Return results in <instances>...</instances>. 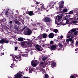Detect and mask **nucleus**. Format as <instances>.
<instances>
[{"label": "nucleus", "mask_w": 78, "mask_h": 78, "mask_svg": "<svg viewBox=\"0 0 78 78\" xmlns=\"http://www.w3.org/2000/svg\"><path fill=\"white\" fill-rule=\"evenodd\" d=\"M32 42H33V41L28 39L27 41H25L21 43V45L23 48H27L32 46Z\"/></svg>", "instance_id": "nucleus-1"}, {"label": "nucleus", "mask_w": 78, "mask_h": 78, "mask_svg": "<svg viewBox=\"0 0 78 78\" xmlns=\"http://www.w3.org/2000/svg\"><path fill=\"white\" fill-rule=\"evenodd\" d=\"M73 32H74V34L75 35H76L77 33H78V31H76V29H73L68 32V34H67V38H70V37L73 38Z\"/></svg>", "instance_id": "nucleus-2"}, {"label": "nucleus", "mask_w": 78, "mask_h": 78, "mask_svg": "<svg viewBox=\"0 0 78 78\" xmlns=\"http://www.w3.org/2000/svg\"><path fill=\"white\" fill-rule=\"evenodd\" d=\"M59 8H57L56 10L58 11V12H57V14H61L62 13V11H61V9L64 6V1H62L60 2L59 4Z\"/></svg>", "instance_id": "nucleus-3"}, {"label": "nucleus", "mask_w": 78, "mask_h": 78, "mask_svg": "<svg viewBox=\"0 0 78 78\" xmlns=\"http://www.w3.org/2000/svg\"><path fill=\"white\" fill-rule=\"evenodd\" d=\"M61 16H57L56 19L55 20V22H57V25H59L61 24V23L60 22L61 20L62 17V16H64L66 15V14L62 13Z\"/></svg>", "instance_id": "nucleus-4"}, {"label": "nucleus", "mask_w": 78, "mask_h": 78, "mask_svg": "<svg viewBox=\"0 0 78 78\" xmlns=\"http://www.w3.org/2000/svg\"><path fill=\"white\" fill-rule=\"evenodd\" d=\"M73 19L69 18L67 20L66 22H64V20H63L62 22V25H67L69 23H73Z\"/></svg>", "instance_id": "nucleus-5"}, {"label": "nucleus", "mask_w": 78, "mask_h": 78, "mask_svg": "<svg viewBox=\"0 0 78 78\" xmlns=\"http://www.w3.org/2000/svg\"><path fill=\"white\" fill-rule=\"evenodd\" d=\"M24 33L25 35H30V34H31L32 31L29 29H27L24 31Z\"/></svg>", "instance_id": "nucleus-6"}, {"label": "nucleus", "mask_w": 78, "mask_h": 78, "mask_svg": "<svg viewBox=\"0 0 78 78\" xmlns=\"http://www.w3.org/2000/svg\"><path fill=\"white\" fill-rule=\"evenodd\" d=\"M69 41H70V42H71V43L70 44V45H71L72 46V48H73V46H74V45H73V44H74V42L75 41L74 40H73L72 39V38H70L69 39H67L66 40V42H67V43H69Z\"/></svg>", "instance_id": "nucleus-7"}, {"label": "nucleus", "mask_w": 78, "mask_h": 78, "mask_svg": "<svg viewBox=\"0 0 78 78\" xmlns=\"http://www.w3.org/2000/svg\"><path fill=\"white\" fill-rule=\"evenodd\" d=\"M56 2H53V1H52L51 2L49 3L48 4V6H49V7L46 8V9H48V11L49 9L50 8V7H51V6H54V5H55V4H56Z\"/></svg>", "instance_id": "nucleus-8"}, {"label": "nucleus", "mask_w": 78, "mask_h": 78, "mask_svg": "<svg viewBox=\"0 0 78 78\" xmlns=\"http://www.w3.org/2000/svg\"><path fill=\"white\" fill-rule=\"evenodd\" d=\"M39 62L37 60H33L31 62V65L33 67H36V64H38Z\"/></svg>", "instance_id": "nucleus-9"}, {"label": "nucleus", "mask_w": 78, "mask_h": 78, "mask_svg": "<svg viewBox=\"0 0 78 78\" xmlns=\"http://www.w3.org/2000/svg\"><path fill=\"white\" fill-rule=\"evenodd\" d=\"M42 20L43 22H49L51 21V19H50V18L48 17L44 18V19H42Z\"/></svg>", "instance_id": "nucleus-10"}, {"label": "nucleus", "mask_w": 78, "mask_h": 78, "mask_svg": "<svg viewBox=\"0 0 78 78\" xmlns=\"http://www.w3.org/2000/svg\"><path fill=\"white\" fill-rule=\"evenodd\" d=\"M9 42V40L5 39H2L0 40V44H5V43H8Z\"/></svg>", "instance_id": "nucleus-11"}, {"label": "nucleus", "mask_w": 78, "mask_h": 78, "mask_svg": "<svg viewBox=\"0 0 78 78\" xmlns=\"http://www.w3.org/2000/svg\"><path fill=\"white\" fill-rule=\"evenodd\" d=\"M47 64H48V62L47 61H45L44 62H42L40 63L41 67H44V68L45 67V66H46Z\"/></svg>", "instance_id": "nucleus-12"}, {"label": "nucleus", "mask_w": 78, "mask_h": 78, "mask_svg": "<svg viewBox=\"0 0 78 78\" xmlns=\"http://www.w3.org/2000/svg\"><path fill=\"white\" fill-rule=\"evenodd\" d=\"M36 48L37 50L39 51H42L43 50V48H42V47H41V46L39 45L38 44H37L36 45Z\"/></svg>", "instance_id": "nucleus-13"}, {"label": "nucleus", "mask_w": 78, "mask_h": 78, "mask_svg": "<svg viewBox=\"0 0 78 78\" xmlns=\"http://www.w3.org/2000/svg\"><path fill=\"white\" fill-rule=\"evenodd\" d=\"M78 9L76 8L74 10H73V15L74 16H76L78 14Z\"/></svg>", "instance_id": "nucleus-14"}, {"label": "nucleus", "mask_w": 78, "mask_h": 78, "mask_svg": "<svg viewBox=\"0 0 78 78\" xmlns=\"http://www.w3.org/2000/svg\"><path fill=\"white\" fill-rule=\"evenodd\" d=\"M57 47V45H52L51 46L50 50L52 51L55 50V49Z\"/></svg>", "instance_id": "nucleus-15"}, {"label": "nucleus", "mask_w": 78, "mask_h": 78, "mask_svg": "<svg viewBox=\"0 0 78 78\" xmlns=\"http://www.w3.org/2000/svg\"><path fill=\"white\" fill-rule=\"evenodd\" d=\"M58 46L60 48L59 49H57L58 51H59V50H61V48L63 47V45L60 43L58 44Z\"/></svg>", "instance_id": "nucleus-16"}, {"label": "nucleus", "mask_w": 78, "mask_h": 78, "mask_svg": "<svg viewBox=\"0 0 78 78\" xmlns=\"http://www.w3.org/2000/svg\"><path fill=\"white\" fill-rule=\"evenodd\" d=\"M37 27H40L41 28H42V29L44 28V27H45V26L42 25V24L39 23H38L37 24Z\"/></svg>", "instance_id": "nucleus-17"}, {"label": "nucleus", "mask_w": 78, "mask_h": 78, "mask_svg": "<svg viewBox=\"0 0 78 78\" xmlns=\"http://www.w3.org/2000/svg\"><path fill=\"white\" fill-rule=\"evenodd\" d=\"M76 19H77V20H73V23H78V15L75 17Z\"/></svg>", "instance_id": "nucleus-18"}, {"label": "nucleus", "mask_w": 78, "mask_h": 78, "mask_svg": "<svg viewBox=\"0 0 78 78\" xmlns=\"http://www.w3.org/2000/svg\"><path fill=\"white\" fill-rule=\"evenodd\" d=\"M10 56H12V60L13 61H16V62L17 61V60H16V55H15L13 56V55H12V54H11L10 55ZM14 57H15V58H14Z\"/></svg>", "instance_id": "nucleus-19"}, {"label": "nucleus", "mask_w": 78, "mask_h": 78, "mask_svg": "<svg viewBox=\"0 0 78 78\" xmlns=\"http://www.w3.org/2000/svg\"><path fill=\"white\" fill-rule=\"evenodd\" d=\"M39 6V7H41V9H40L41 10H41H44V9H47V10H48V9H46V8H45V7H44V6L43 4L40 5Z\"/></svg>", "instance_id": "nucleus-20"}, {"label": "nucleus", "mask_w": 78, "mask_h": 78, "mask_svg": "<svg viewBox=\"0 0 78 78\" xmlns=\"http://www.w3.org/2000/svg\"><path fill=\"white\" fill-rule=\"evenodd\" d=\"M48 37L49 38H53L54 37V34L53 33H50L48 35Z\"/></svg>", "instance_id": "nucleus-21"}, {"label": "nucleus", "mask_w": 78, "mask_h": 78, "mask_svg": "<svg viewBox=\"0 0 78 78\" xmlns=\"http://www.w3.org/2000/svg\"><path fill=\"white\" fill-rule=\"evenodd\" d=\"M37 10L38 11H36L35 12H37L38 14H41V12L40 11H41V9H39V8H37L36 9V10Z\"/></svg>", "instance_id": "nucleus-22"}, {"label": "nucleus", "mask_w": 78, "mask_h": 78, "mask_svg": "<svg viewBox=\"0 0 78 78\" xmlns=\"http://www.w3.org/2000/svg\"><path fill=\"white\" fill-rule=\"evenodd\" d=\"M36 4H37L36 5V6H33L34 7H35V8H39V7H40V6H38V5H41V4H39V3L38 2H36Z\"/></svg>", "instance_id": "nucleus-23"}, {"label": "nucleus", "mask_w": 78, "mask_h": 78, "mask_svg": "<svg viewBox=\"0 0 78 78\" xmlns=\"http://www.w3.org/2000/svg\"><path fill=\"white\" fill-rule=\"evenodd\" d=\"M28 14L29 15V16H34V13H33V11H30L28 12Z\"/></svg>", "instance_id": "nucleus-24"}, {"label": "nucleus", "mask_w": 78, "mask_h": 78, "mask_svg": "<svg viewBox=\"0 0 78 78\" xmlns=\"http://www.w3.org/2000/svg\"><path fill=\"white\" fill-rule=\"evenodd\" d=\"M22 55H17L16 56V59H19L20 58V61H21L22 60V58H21V56H22Z\"/></svg>", "instance_id": "nucleus-25"}, {"label": "nucleus", "mask_w": 78, "mask_h": 78, "mask_svg": "<svg viewBox=\"0 0 78 78\" xmlns=\"http://www.w3.org/2000/svg\"><path fill=\"white\" fill-rule=\"evenodd\" d=\"M51 67H56V63L54 62H52V63L51 64Z\"/></svg>", "instance_id": "nucleus-26"}, {"label": "nucleus", "mask_w": 78, "mask_h": 78, "mask_svg": "<svg viewBox=\"0 0 78 78\" xmlns=\"http://www.w3.org/2000/svg\"><path fill=\"white\" fill-rule=\"evenodd\" d=\"M43 38L42 36V34H40L38 37L37 39H42Z\"/></svg>", "instance_id": "nucleus-27"}, {"label": "nucleus", "mask_w": 78, "mask_h": 78, "mask_svg": "<svg viewBox=\"0 0 78 78\" xmlns=\"http://www.w3.org/2000/svg\"><path fill=\"white\" fill-rule=\"evenodd\" d=\"M43 38H46L47 37V34L45 33H44L42 34Z\"/></svg>", "instance_id": "nucleus-28"}, {"label": "nucleus", "mask_w": 78, "mask_h": 78, "mask_svg": "<svg viewBox=\"0 0 78 78\" xmlns=\"http://www.w3.org/2000/svg\"><path fill=\"white\" fill-rule=\"evenodd\" d=\"M70 15H67L65 17V20H67V19H69V18H70Z\"/></svg>", "instance_id": "nucleus-29"}, {"label": "nucleus", "mask_w": 78, "mask_h": 78, "mask_svg": "<svg viewBox=\"0 0 78 78\" xmlns=\"http://www.w3.org/2000/svg\"><path fill=\"white\" fill-rule=\"evenodd\" d=\"M33 68H31V67H29V72L30 73H31L32 72H33Z\"/></svg>", "instance_id": "nucleus-30"}, {"label": "nucleus", "mask_w": 78, "mask_h": 78, "mask_svg": "<svg viewBox=\"0 0 78 78\" xmlns=\"http://www.w3.org/2000/svg\"><path fill=\"white\" fill-rule=\"evenodd\" d=\"M10 11H11V10H8L7 11H5V14L6 15H8L9 12H10Z\"/></svg>", "instance_id": "nucleus-31"}, {"label": "nucleus", "mask_w": 78, "mask_h": 78, "mask_svg": "<svg viewBox=\"0 0 78 78\" xmlns=\"http://www.w3.org/2000/svg\"><path fill=\"white\" fill-rule=\"evenodd\" d=\"M18 41H23V38L22 37H20L18 39Z\"/></svg>", "instance_id": "nucleus-32"}, {"label": "nucleus", "mask_w": 78, "mask_h": 78, "mask_svg": "<svg viewBox=\"0 0 78 78\" xmlns=\"http://www.w3.org/2000/svg\"><path fill=\"white\" fill-rule=\"evenodd\" d=\"M6 19L5 18H4L3 20H0V23H2V22H6Z\"/></svg>", "instance_id": "nucleus-33"}, {"label": "nucleus", "mask_w": 78, "mask_h": 78, "mask_svg": "<svg viewBox=\"0 0 78 78\" xmlns=\"http://www.w3.org/2000/svg\"><path fill=\"white\" fill-rule=\"evenodd\" d=\"M14 28L16 30H17V31H18V30H19V27H17L16 25H15Z\"/></svg>", "instance_id": "nucleus-34"}, {"label": "nucleus", "mask_w": 78, "mask_h": 78, "mask_svg": "<svg viewBox=\"0 0 78 78\" xmlns=\"http://www.w3.org/2000/svg\"><path fill=\"white\" fill-rule=\"evenodd\" d=\"M47 59V57L46 56H44L42 58V60L43 61H45V60H46V59Z\"/></svg>", "instance_id": "nucleus-35"}, {"label": "nucleus", "mask_w": 78, "mask_h": 78, "mask_svg": "<svg viewBox=\"0 0 78 78\" xmlns=\"http://www.w3.org/2000/svg\"><path fill=\"white\" fill-rule=\"evenodd\" d=\"M41 72H43L42 73H45V69H43V68H41L40 69Z\"/></svg>", "instance_id": "nucleus-36"}, {"label": "nucleus", "mask_w": 78, "mask_h": 78, "mask_svg": "<svg viewBox=\"0 0 78 78\" xmlns=\"http://www.w3.org/2000/svg\"><path fill=\"white\" fill-rule=\"evenodd\" d=\"M76 75L73 74L70 76V78H75L76 77Z\"/></svg>", "instance_id": "nucleus-37"}, {"label": "nucleus", "mask_w": 78, "mask_h": 78, "mask_svg": "<svg viewBox=\"0 0 78 78\" xmlns=\"http://www.w3.org/2000/svg\"><path fill=\"white\" fill-rule=\"evenodd\" d=\"M60 38L59 39V41L60 42H61V41L62 40V38H63V36L61 35L60 36Z\"/></svg>", "instance_id": "nucleus-38"}, {"label": "nucleus", "mask_w": 78, "mask_h": 78, "mask_svg": "<svg viewBox=\"0 0 78 78\" xmlns=\"http://www.w3.org/2000/svg\"><path fill=\"white\" fill-rule=\"evenodd\" d=\"M15 23H17V24H18L19 25V24H20V23H19L18 22V21H17V20H15Z\"/></svg>", "instance_id": "nucleus-39"}, {"label": "nucleus", "mask_w": 78, "mask_h": 78, "mask_svg": "<svg viewBox=\"0 0 78 78\" xmlns=\"http://www.w3.org/2000/svg\"><path fill=\"white\" fill-rule=\"evenodd\" d=\"M21 56H23L24 57H26V56H28V54H23L22 55H21Z\"/></svg>", "instance_id": "nucleus-40"}, {"label": "nucleus", "mask_w": 78, "mask_h": 78, "mask_svg": "<svg viewBox=\"0 0 78 78\" xmlns=\"http://www.w3.org/2000/svg\"><path fill=\"white\" fill-rule=\"evenodd\" d=\"M67 11H68V10H67V9H65L63 10V12H67Z\"/></svg>", "instance_id": "nucleus-41"}, {"label": "nucleus", "mask_w": 78, "mask_h": 78, "mask_svg": "<svg viewBox=\"0 0 78 78\" xmlns=\"http://www.w3.org/2000/svg\"><path fill=\"white\" fill-rule=\"evenodd\" d=\"M54 32L55 33H58V30L57 29H55L54 30Z\"/></svg>", "instance_id": "nucleus-42"}, {"label": "nucleus", "mask_w": 78, "mask_h": 78, "mask_svg": "<svg viewBox=\"0 0 78 78\" xmlns=\"http://www.w3.org/2000/svg\"><path fill=\"white\" fill-rule=\"evenodd\" d=\"M73 14V10L71 11H70L69 12V14Z\"/></svg>", "instance_id": "nucleus-43"}, {"label": "nucleus", "mask_w": 78, "mask_h": 78, "mask_svg": "<svg viewBox=\"0 0 78 78\" xmlns=\"http://www.w3.org/2000/svg\"><path fill=\"white\" fill-rule=\"evenodd\" d=\"M15 65V64H11V66H10V67L11 68H13V67H14V66Z\"/></svg>", "instance_id": "nucleus-44"}, {"label": "nucleus", "mask_w": 78, "mask_h": 78, "mask_svg": "<svg viewBox=\"0 0 78 78\" xmlns=\"http://www.w3.org/2000/svg\"><path fill=\"white\" fill-rule=\"evenodd\" d=\"M45 78H48V75L47 74H46Z\"/></svg>", "instance_id": "nucleus-45"}, {"label": "nucleus", "mask_w": 78, "mask_h": 78, "mask_svg": "<svg viewBox=\"0 0 78 78\" xmlns=\"http://www.w3.org/2000/svg\"><path fill=\"white\" fill-rule=\"evenodd\" d=\"M25 70L27 72L28 71V68L26 67L25 68Z\"/></svg>", "instance_id": "nucleus-46"}, {"label": "nucleus", "mask_w": 78, "mask_h": 78, "mask_svg": "<svg viewBox=\"0 0 78 78\" xmlns=\"http://www.w3.org/2000/svg\"><path fill=\"white\" fill-rule=\"evenodd\" d=\"M54 43V42H53V41H51L50 42V44H53Z\"/></svg>", "instance_id": "nucleus-47"}, {"label": "nucleus", "mask_w": 78, "mask_h": 78, "mask_svg": "<svg viewBox=\"0 0 78 78\" xmlns=\"http://www.w3.org/2000/svg\"><path fill=\"white\" fill-rule=\"evenodd\" d=\"M25 50L26 51H27L28 52V51H30V50H29V49H28V48L27 49H25Z\"/></svg>", "instance_id": "nucleus-48"}, {"label": "nucleus", "mask_w": 78, "mask_h": 78, "mask_svg": "<svg viewBox=\"0 0 78 78\" xmlns=\"http://www.w3.org/2000/svg\"><path fill=\"white\" fill-rule=\"evenodd\" d=\"M27 28V26L24 27L23 28V30H25V28Z\"/></svg>", "instance_id": "nucleus-49"}, {"label": "nucleus", "mask_w": 78, "mask_h": 78, "mask_svg": "<svg viewBox=\"0 0 78 78\" xmlns=\"http://www.w3.org/2000/svg\"><path fill=\"white\" fill-rule=\"evenodd\" d=\"M17 48H18L17 47H15V50H17Z\"/></svg>", "instance_id": "nucleus-50"}, {"label": "nucleus", "mask_w": 78, "mask_h": 78, "mask_svg": "<svg viewBox=\"0 0 78 78\" xmlns=\"http://www.w3.org/2000/svg\"><path fill=\"white\" fill-rule=\"evenodd\" d=\"M0 48L1 49L3 48V46H1L0 47Z\"/></svg>", "instance_id": "nucleus-51"}, {"label": "nucleus", "mask_w": 78, "mask_h": 78, "mask_svg": "<svg viewBox=\"0 0 78 78\" xmlns=\"http://www.w3.org/2000/svg\"><path fill=\"white\" fill-rule=\"evenodd\" d=\"M9 23H12V21H10L9 22Z\"/></svg>", "instance_id": "nucleus-52"}, {"label": "nucleus", "mask_w": 78, "mask_h": 78, "mask_svg": "<svg viewBox=\"0 0 78 78\" xmlns=\"http://www.w3.org/2000/svg\"><path fill=\"white\" fill-rule=\"evenodd\" d=\"M77 50H78V48H77L75 49V51H77Z\"/></svg>", "instance_id": "nucleus-53"}, {"label": "nucleus", "mask_w": 78, "mask_h": 78, "mask_svg": "<svg viewBox=\"0 0 78 78\" xmlns=\"http://www.w3.org/2000/svg\"><path fill=\"white\" fill-rule=\"evenodd\" d=\"M16 12H17V13H18V10L16 11Z\"/></svg>", "instance_id": "nucleus-54"}, {"label": "nucleus", "mask_w": 78, "mask_h": 78, "mask_svg": "<svg viewBox=\"0 0 78 78\" xmlns=\"http://www.w3.org/2000/svg\"><path fill=\"white\" fill-rule=\"evenodd\" d=\"M2 54L3 55H4L5 54L4 53H3Z\"/></svg>", "instance_id": "nucleus-55"}, {"label": "nucleus", "mask_w": 78, "mask_h": 78, "mask_svg": "<svg viewBox=\"0 0 78 78\" xmlns=\"http://www.w3.org/2000/svg\"><path fill=\"white\" fill-rule=\"evenodd\" d=\"M46 32H48V30H46Z\"/></svg>", "instance_id": "nucleus-56"}, {"label": "nucleus", "mask_w": 78, "mask_h": 78, "mask_svg": "<svg viewBox=\"0 0 78 78\" xmlns=\"http://www.w3.org/2000/svg\"><path fill=\"white\" fill-rule=\"evenodd\" d=\"M10 44H12V42H10Z\"/></svg>", "instance_id": "nucleus-57"}, {"label": "nucleus", "mask_w": 78, "mask_h": 78, "mask_svg": "<svg viewBox=\"0 0 78 78\" xmlns=\"http://www.w3.org/2000/svg\"><path fill=\"white\" fill-rule=\"evenodd\" d=\"M30 53L31 54H32V53H33V52L31 51L30 52Z\"/></svg>", "instance_id": "nucleus-58"}, {"label": "nucleus", "mask_w": 78, "mask_h": 78, "mask_svg": "<svg viewBox=\"0 0 78 78\" xmlns=\"http://www.w3.org/2000/svg\"><path fill=\"white\" fill-rule=\"evenodd\" d=\"M44 46H45V45H46V44H44Z\"/></svg>", "instance_id": "nucleus-59"}, {"label": "nucleus", "mask_w": 78, "mask_h": 78, "mask_svg": "<svg viewBox=\"0 0 78 78\" xmlns=\"http://www.w3.org/2000/svg\"><path fill=\"white\" fill-rule=\"evenodd\" d=\"M37 29H38V28H37V29H35V30H37Z\"/></svg>", "instance_id": "nucleus-60"}, {"label": "nucleus", "mask_w": 78, "mask_h": 78, "mask_svg": "<svg viewBox=\"0 0 78 78\" xmlns=\"http://www.w3.org/2000/svg\"><path fill=\"white\" fill-rule=\"evenodd\" d=\"M36 37H34V38H35Z\"/></svg>", "instance_id": "nucleus-61"}, {"label": "nucleus", "mask_w": 78, "mask_h": 78, "mask_svg": "<svg viewBox=\"0 0 78 78\" xmlns=\"http://www.w3.org/2000/svg\"><path fill=\"white\" fill-rule=\"evenodd\" d=\"M76 53H77V51H76Z\"/></svg>", "instance_id": "nucleus-62"}, {"label": "nucleus", "mask_w": 78, "mask_h": 78, "mask_svg": "<svg viewBox=\"0 0 78 78\" xmlns=\"http://www.w3.org/2000/svg\"><path fill=\"white\" fill-rule=\"evenodd\" d=\"M37 39H35V40H37Z\"/></svg>", "instance_id": "nucleus-63"}, {"label": "nucleus", "mask_w": 78, "mask_h": 78, "mask_svg": "<svg viewBox=\"0 0 78 78\" xmlns=\"http://www.w3.org/2000/svg\"><path fill=\"white\" fill-rule=\"evenodd\" d=\"M27 18H28V19H29V17H27Z\"/></svg>", "instance_id": "nucleus-64"}]
</instances>
